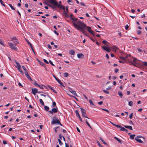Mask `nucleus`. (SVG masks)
<instances>
[{"label":"nucleus","mask_w":147,"mask_h":147,"mask_svg":"<svg viewBox=\"0 0 147 147\" xmlns=\"http://www.w3.org/2000/svg\"><path fill=\"white\" fill-rule=\"evenodd\" d=\"M65 147H69V145L68 144L65 143Z\"/></svg>","instance_id":"obj_63"},{"label":"nucleus","mask_w":147,"mask_h":147,"mask_svg":"<svg viewBox=\"0 0 147 147\" xmlns=\"http://www.w3.org/2000/svg\"><path fill=\"white\" fill-rule=\"evenodd\" d=\"M58 140L60 145L61 146L63 144V143L61 142V141L60 139H58Z\"/></svg>","instance_id":"obj_35"},{"label":"nucleus","mask_w":147,"mask_h":147,"mask_svg":"<svg viewBox=\"0 0 147 147\" xmlns=\"http://www.w3.org/2000/svg\"><path fill=\"white\" fill-rule=\"evenodd\" d=\"M78 118L79 119H80V121L82 122V119L81 118V117L80 116H78Z\"/></svg>","instance_id":"obj_54"},{"label":"nucleus","mask_w":147,"mask_h":147,"mask_svg":"<svg viewBox=\"0 0 147 147\" xmlns=\"http://www.w3.org/2000/svg\"><path fill=\"white\" fill-rule=\"evenodd\" d=\"M119 126H120V127H117L118 128H121V129L120 130L121 131H125L126 130V129L125 128L121 126V125H119Z\"/></svg>","instance_id":"obj_21"},{"label":"nucleus","mask_w":147,"mask_h":147,"mask_svg":"<svg viewBox=\"0 0 147 147\" xmlns=\"http://www.w3.org/2000/svg\"><path fill=\"white\" fill-rule=\"evenodd\" d=\"M114 138L115 140H117V141L119 143H121V140H120L118 138H117L116 137H114Z\"/></svg>","instance_id":"obj_26"},{"label":"nucleus","mask_w":147,"mask_h":147,"mask_svg":"<svg viewBox=\"0 0 147 147\" xmlns=\"http://www.w3.org/2000/svg\"><path fill=\"white\" fill-rule=\"evenodd\" d=\"M103 91L105 93L108 94L109 93V92L107 90H103Z\"/></svg>","instance_id":"obj_53"},{"label":"nucleus","mask_w":147,"mask_h":147,"mask_svg":"<svg viewBox=\"0 0 147 147\" xmlns=\"http://www.w3.org/2000/svg\"><path fill=\"white\" fill-rule=\"evenodd\" d=\"M56 106V102H53L52 104V107H53Z\"/></svg>","instance_id":"obj_43"},{"label":"nucleus","mask_w":147,"mask_h":147,"mask_svg":"<svg viewBox=\"0 0 147 147\" xmlns=\"http://www.w3.org/2000/svg\"><path fill=\"white\" fill-rule=\"evenodd\" d=\"M53 3L55 5L57 6V7L60 9H63L64 12H66L65 10V8L62 5L59 4L58 3Z\"/></svg>","instance_id":"obj_6"},{"label":"nucleus","mask_w":147,"mask_h":147,"mask_svg":"<svg viewBox=\"0 0 147 147\" xmlns=\"http://www.w3.org/2000/svg\"><path fill=\"white\" fill-rule=\"evenodd\" d=\"M128 129H129L131 130H132L133 129L132 128V127L131 126H129L128 128Z\"/></svg>","instance_id":"obj_56"},{"label":"nucleus","mask_w":147,"mask_h":147,"mask_svg":"<svg viewBox=\"0 0 147 147\" xmlns=\"http://www.w3.org/2000/svg\"><path fill=\"white\" fill-rule=\"evenodd\" d=\"M102 110H103L105 111H106L107 112V113H109V111L107 109H102Z\"/></svg>","instance_id":"obj_50"},{"label":"nucleus","mask_w":147,"mask_h":147,"mask_svg":"<svg viewBox=\"0 0 147 147\" xmlns=\"http://www.w3.org/2000/svg\"><path fill=\"white\" fill-rule=\"evenodd\" d=\"M135 136V134L130 135V138L131 139H134Z\"/></svg>","instance_id":"obj_37"},{"label":"nucleus","mask_w":147,"mask_h":147,"mask_svg":"<svg viewBox=\"0 0 147 147\" xmlns=\"http://www.w3.org/2000/svg\"><path fill=\"white\" fill-rule=\"evenodd\" d=\"M128 57L127 55V56L125 57H123L122 56H120L119 57L123 61H125V59L127 58Z\"/></svg>","instance_id":"obj_20"},{"label":"nucleus","mask_w":147,"mask_h":147,"mask_svg":"<svg viewBox=\"0 0 147 147\" xmlns=\"http://www.w3.org/2000/svg\"><path fill=\"white\" fill-rule=\"evenodd\" d=\"M102 142L105 145H106L107 147L108 146V145L107 143V142L103 140L102 139Z\"/></svg>","instance_id":"obj_32"},{"label":"nucleus","mask_w":147,"mask_h":147,"mask_svg":"<svg viewBox=\"0 0 147 147\" xmlns=\"http://www.w3.org/2000/svg\"><path fill=\"white\" fill-rule=\"evenodd\" d=\"M43 61L45 63H47V64L49 63V62L45 59H44Z\"/></svg>","instance_id":"obj_48"},{"label":"nucleus","mask_w":147,"mask_h":147,"mask_svg":"<svg viewBox=\"0 0 147 147\" xmlns=\"http://www.w3.org/2000/svg\"><path fill=\"white\" fill-rule=\"evenodd\" d=\"M52 120L51 124H57L58 125H60L61 126H62V125L60 121L56 116H54Z\"/></svg>","instance_id":"obj_4"},{"label":"nucleus","mask_w":147,"mask_h":147,"mask_svg":"<svg viewBox=\"0 0 147 147\" xmlns=\"http://www.w3.org/2000/svg\"><path fill=\"white\" fill-rule=\"evenodd\" d=\"M109 122L111 123L113 125H114V126L117 127H117H120V126H119V125H116L115 124H114L112 122H111L110 121H109Z\"/></svg>","instance_id":"obj_30"},{"label":"nucleus","mask_w":147,"mask_h":147,"mask_svg":"<svg viewBox=\"0 0 147 147\" xmlns=\"http://www.w3.org/2000/svg\"><path fill=\"white\" fill-rule=\"evenodd\" d=\"M3 143L4 144H7V142L5 140H3Z\"/></svg>","instance_id":"obj_58"},{"label":"nucleus","mask_w":147,"mask_h":147,"mask_svg":"<svg viewBox=\"0 0 147 147\" xmlns=\"http://www.w3.org/2000/svg\"><path fill=\"white\" fill-rule=\"evenodd\" d=\"M59 136L60 139L62 140V137H63V136H62L61 135V134H59Z\"/></svg>","instance_id":"obj_59"},{"label":"nucleus","mask_w":147,"mask_h":147,"mask_svg":"<svg viewBox=\"0 0 147 147\" xmlns=\"http://www.w3.org/2000/svg\"><path fill=\"white\" fill-rule=\"evenodd\" d=\"M22 67L23 69L25 71V74L26 72L28 73V71L24 66H22Z\"/></svg>","instance_id":"obj_31"},{"label":"nucleus","mask_w":147,"mask_h":147,"mask_svg":"<svg viewBox=\"0 0 147 147\" xmlns=\"http://www.w3.org/2000/svg\"><path fill=\"white\" fill-rule=\"evenodd\" d=\"M8 44L12 50L16 51H17L18 49L15 46L14 44H13L12 43L9 42H8Z\"/></svg>","instance_id":"obj_8"},{"label":"nucleus","mask_w":147,"mask_h":147,"mask_svg":"<svg viewBox=\"0 0 147 147\" xmlns=\"http://www.w3.org/2000/svg\"><path fill=\"white\" fill-rule=\"evenodd\" d=\"M86 124L91 128V127L90 126V124H89V123H88V121L87 120V119H86Z\"/></svg>","instance_id":"obj_39"},{"label":"nucleus","mask_w":147,"mask_h":147,"mask_svg":"<svg viewBox=\"0 0 147 147\" xmlns=\"http://www.w3.org/2000/svg\"><path fill=\"white\" fill-rule=\"evenodd\" d=\"M26 41L27 42V43L30 46L31 48H32V45L31 44V43L27 39H26Z\"/></svg>","instance_id":"obj_28"},{"label":"nucleus","mask_w":147,"mask_h":147,"mask_svg":"<svg viewBox=\"0 0 147 147\" xmlns=\"http://www.w3.org/2000/svg\"><path fill=\"white\" fill-rule=\"evenodd\" d=\"M0 2L1 3V5L5 7V5L3 3V2L2 1V0H0Z\"/></svg>","instance_id":"obj_41"},{"label":"nucleus","mask_w":147,"mask_h":147,"mask_svg":"<svg viewBox=\"0 0 147 147\" xmlns=\"http://www.w3.org/2000/svg\"><path fill=\"white\" fill-rule=\"evenodd\" d=\"M43 3L45 5H47V6L49 5V3L48 2H44Z\"/></svg>","instance_id":"obj_55"},{"label":"nucleus","mask_w":147,"mask_h":147,"mask_svg":"<svg viewBox=\"0 0 147 147\" xmlns=\"http://www.w3.org/2000/svg\"><path fill=\"white\" fill-rule=\"evenodd\" d=\"M69 75V74L68 73H65L64 74V76L65 77H67Z\"/></svg>","instance_id":"obj_40"},{"label":"nucleus","mask_w":147,"mask_h":147,"mask_svg":"<svg viewBox=\"0 0 147 147\" xmlns=\"http://www.w3.org/2000/svg\"><path fill=\"white\" fill-rule=\"evenodd\" d=\"M48 47L49 49H51V46L49 44H48Z\"/></svg>","instance_id":"obj_64"},{"label":"nucleus","mask_w":147,"mask_h":147,"mask_svg":"<svg viewBox=\"0 0 147 147\" xmlns=\"http://www.w3.org/2000/svg\"><path fill=\"white\" fill-rule=\"evenodd\" d=\"M54 32L57 35H59V33L56 30H54Z\"/></svg>","instance_id":"obj_60"},{"label":"nucleus","mask_w":147,"mask_h":147,"mask_svg":"<svg viewBox=\"0 0 147 147\" xmlns=\"http://www.w3.org/2000/svg\"><path fill=\"white\" fill-rule=\"evenodd\" d=\"M49 63L53 66H55V65L53 63V62L51 60H49Z\"/></svg>","instance_id":"obj_45"},{"label":"nucleus","mask_w":147,"mask_h":147,"mask_svg":"<svg viewBox=\"0 0 147 147\" xmlns=\"http://www.w3.org/2000/svg\"><path fill=\"white\" fill-rule=\"evenodd\" d=\"M87 28H88V31L91 33V34H92L94 36L96 34V33H94V32L90 30L91 29V27L89 26H87Z\"/></svg>","instance_id":"obj_11"},{"label":"nucleus","mask_w":147,"mask_h":147,"mask_svg":"<svg viewBox=\"0 0 147 147\" xmlns=\"http://www.w3.org/2000/svg\"><path fill=\"white\" fill-rule=\"evenodd\" d=\"M89 102L90 105H94V104L92 102V100L91 99H90L89 100Z\"/></svg>","instance_id":"obj_38"},{"label":"nucleus","mask_w":147,"mask_h":147,"mask_svg":"<svg viewBox=\"0 0 147 147\" xmlns=\"http://www.w3.org/2000/svg\"><path fill=\"white\" fill-rule=\"evenodd\" d=\"M58 110L57 107L56 108H53L51 111H49V112L52 115L53 114V113H56L58 112Z\"/></svg>","instance_id":"obj_10"},{"label":"nucleus","mask_w":147,"mask_h":147,"mask_svg":"<svg viewBox=\"0 0 147 147\" xmlns=\"http://www.w3.org/2000/svg\"><path fill=\"white\" fill-rule=\"evenodd\" d=\"M63 13H64V15H65V16L66 17H68V15L67 13V12H63Z\"/></svg>","instance_id":"obj_49"},{"label":"nucleus","mask_w":147,"mask_h":147,"mask_svg":"<svg viewBox=\"0 0 147 147\" xmlns=\"http://www.w3.org/2000/svg\"><path fill=\"white\" fill-rule=\"evenodd\" d=\"M129 28V26L128 25H126L125 26V28L126 30H127Z\"/></svg>","instance_id":"obj_57"},{"label":"nucleus","mask_w":147,"mask_h":147,"mask_svg":"<svg viewBox=\"0 0 147 147\" xmlns=\"http://www.w3.org/2000/svg\"><path fill=\"white\" fill-rule=\"evenodd\" d=\"M37 86L39 87V88L41 89H43L44 88H45L46 89H47V88L46 86L42 85H39V84H37Z\"/></svg>","instance_id":"obj_15"},{"label":"nucleus","mask_w":147,"mask_h":147,"mask_svg":"<svg viewBox=\"0 0 147 147\" xmlns=\"http://www.w3.org/2000/svg\"><path fill=\"white\" fill-rule=\"evenodd\" d=\"M3 41L2 40H0V44L4 46V45L3 43Z\"/></svg>","instance_id":"obj_46"},{"label":"nucleus","mask_w":147,"mask_h":147,"mask_svg":"<svg viewBox=\"0 0 147 147\" xmlns=\"http://www.w3.org/2000/svg\"><path fill=\"white\" fill-rule=\"evenodd\" d=\"M21 67H20V68H18V70H19V72H20L21 73L23 74V72L22 71V70L21 69Z\"/></svg>","instance_id":"obj_44"},{"label":"nucleus","mask_w":147,"mask_h":147,"mask_svg":"<svg viewBox=\"0 0 147 147\" xmlns=\"http://www.w3.org/2000/svg\"><path fill=\"white\" fill-rule=\"evenodd\" d=\"M137 61V59L135 58H134V59L133 60V61H130L129 62V63L132 65L134 66H135V64L136 63V62Z\"/></svg>","instance_id":"obj_12"},{"label":"nucleus","mask_w":147,"mask_h":147,"mask_svg":"<svg viewBox=\"0 0 147 147\" xmlns=\"http://www.w3.org/2000/svg\"><path fill=\"white\" fill-rule=\"evenodd\" d=\"M57 81L59 84L61 86H64L63 85V83L60 81L59 79L57 80Z\"/></svg>","instance_id":"obj_22"},{"label":"nucleus","mask_w":147,"mask_h":147,"mask_svg":"<svg viewBox=\"0 0 147 147\" xmlns=\"http://www.w3.org/2000/svg\"><path fill=\"white\" fill-rule=\"evenodd\" d=\"M118 94L119 96H120L121 97H122L123 96V94L121 92L119 91L118 92Z\"/></svg>","instance_id":"obj_36"},{"label":"nucleus","mask_w":147,"mask_h":147,"mask_svg":"<svg viewBox=\"0 0 147 147\" xmlns=\"http://www.w3.org/2000/svg\"><path fill=\"white\" fill-rule=\"evenodd\" d=\"M44 109L46 111H48L49 110V108L48 107L45 106H44Z\"/></svg>","instance_id":"obj_29"},{"label":"nucleus","mask_w":147,"mask_h":147,"mask_svg":"<svg viewBox=\"0 0 147 147\" xmlns=\"http://www.w3.org/2000/svg\"><path fill=\"white\" fill-rule=\"evenodd\" d=\"M137 32L138 34H141V31L140 30H138Z\"/></svg>","instance_id":"obj_51"},{"label":"nucleus","mask_w":147,"mask_h":147,"mask_svg":"<svg viewBox=\"0 0 147 147\" xmlns=\"http://www.w3.org/2000/svg\"><path fill=\"white\" fill-rule=\"evenodd\" d=\"M69 91L74 96H77L76 92L75 91L73 90L72 88H69Z\"/></svg>","instance_id":"obj_13"},{"label":"nucleus","mask_w":147,"mask_h":147,"mask_svg":"<svg viewBox=\"0 0 147 147\" xmlns=\"http://www.w3.org/2000/svg\"><path fill=\"white\" fill-rule=\"evenodd\" d=\"M82 112V116L83 117H86L88 119L91 120V119H90L89 118H88L87 116H86V111L84 109H82V108H80Z\"/></svg>","instance_id":"obj_9"},{"label":"nucleus","mask_w":147,"mask_h":147,"mask_svg":"<svg viewBox=\"0 0 147 147\" xmlns=\"http://www.w3.org/2000/svg\"><path fill=\"white\" fill-rule=\"evenodd\" d=\"M112 48L113 51H116L118 49V48L117 47L115 46H112Z\"/></svg>","instance_id":"obj_24"},{"label":"nucleus","mask_w":147,"mask_h":147,"mask_svg":"<svg viewBox=\"0 0 147 147\" xmlns=\"http://www.w3.org/2000/svg\"><path fill=\"white\" fill-rule=\"evenodd\" d=\"M77 57L79 58H81L84 56L83 55L82 53H78L77 54Z\"/></svg>","instance_id":"obj_23"},{"label":"nucleus","mask_w":147,"mask_h":147,"mask_svg":"<svg viewBox=\"0 0 147 147\" xmlns=\"http://www.w3.org/2000/svg\"><path fill=\"white\" fill-rule=\"evenodd\" d=\"M32 92L34 95H35L36 93H38V90L36 88H32Z\"/></svg>","instance_id":"obj_14"},{"label":"nucleus","mask_w":147,"mask_h":147,"mask_svg":"<svg viewBox=\"0 0 147 147\" xmlns=\"http://www.w3.org/2000/svg\"><path fill=\"white\" fill-rule=\"evenodd\" d=\"M102 44H104L105 45L104 46L102 47V49L107 52H110L111 50L109 48V43L106 40H103L102 41Z\"/></svg>","instance_id":"obj_1"},{"label":"nucleus","mask_w":147,"mask_h":147,"mask_svg":"<svg viewBox=\"0 0 147 147\" xmlns=\"http://www.w3.org/2000/svg\"><path fill=\"white\" fill-rule=\"evenodd\" d=\"M47 1L53 5L52 7L51 8L54 10H55L56 9V7H57V6L55 5L53 3H58L57 2L56 0H47Z\"/></svg>","instance_id":"obj_5"},{"label":"nucleus","mask_w":147,"mask_h":147,"mask_svg":"<svg viewBox=\"0 0 147 147\" xmlns=\"http://www.w3.org/2000/svg\"><path fill=\"white\" fill-rule=\"evenodd\" d=\"M135 140L138 142H139V143H143V142L142 140H141V139H139L138 138H135Z\"/></svg>","instance_id":"obj_17"},{"label":"nucleus","mask_w":147,"mask_h":147,"mask_svg":"<svg viewBox=\"0 0 147 147\" xmlns=\"http://www.w3.org/2000/svg\"><path fill=\"white\" fill-rule=\"evenodd\" d=\"M39 100L42 106H44L45 104L42 100L41 99H40Z\"/></svg>","instance_id":"obj_27"},{"label":"nucleus","mask_w":147,"mask_h":147,"mask_svg":"<svg viewBox=\"0 0 147 147\" xmlns=\"http://www.w3.org/2000/svg\"><path fill=\"white\" fill-rule=\"evenodd\" d=\"M71 19L72 20V23L73 25L75 28L79 25L80 22L83 23L80 20L77 21L78 20L77 18H71Z\"/></svg>","instance_id":"obj_3"},{"label":"nucleus","mask_w":147,"mask_h":147,"mask_svg":"<svg viewBox=\"0 0 147 147\" xmlns=\"http://www.w3.org/2000/svg\"><path fill=\"white\" fill-rule=\"evenodd\" d=\"M8 5L12 9L14 10H15V8L13 7V6L11 4H9Z\"/></svg>","instance_id":"obj_42"},{"label":"nucleus","mask_w":147,"mask_h":147,"mask_svg":"<svg viewBox=\"0 0 147 147\" xmlns=\"http://www.w3.org/2000/svg\"><path fill=\"white\" fill-rule=\"evenodd\" d=\"M15 63L17 64V66L16 67L17 68H20V67H21V66H20V63L16 61H15Z\"/></svg>","instance_id":"obj_25"},{"label":"nucleus","mask_w":147,"mask_h":147,"mask_svg":"<svg viewBox=\"0 0 147 147\" xmlns=\"http://www.w3.org/2000/svg\"><path fill=\"white\" fill-rule=\"evenodd\" d=\"M10 39L11 41H13V43L15 46H16L19 43L18 40L16 37L14 36L11 38Z\"/></svg>","instance_id":"obj_7"},{"label":"nucleus","mask_w":147,"mask_h":147,"mask_svg":"<svg viewBox=\"0 0 147 147\" xmlns=\"http://www.w3.org/2000/svg\"><path fill=\"white\" fill-rule=\"evenodd\" d=\"M128 105L130 106H132L133 105V103L132 101H130L128 103Z\"/></svg>","instance_id":"obj_33"},{"label":"nucleus","mask_w":147,"mask_h":147,"mask_svg":"<svg viewBox=\"0 0 147 147\" xmlns=\"http://www.w3.org/2000/svg\"><path fill=\"white\" fill-rule=\"evenodd\" d=\"M86 24L84 23H80L79 26L76 27L78 30H80V31L82 33L84 32V29L86 28Z\"/></svg>","instance_id":"obj_2"},{"label":"nucleus","mask_w":147,"mask_h":147,"mask_svg":"<svg viewBox=\"0 0 147 147\" xmlns=\"http://www.w3.org/2000/svg\"><path fill=\"white\" fill-rule=\"evenodd\" d=\"M96 142L98 145L100 146V147H101V144H100V142L98 140L96 141Z\"/></svg>","instance_id":"obj_47"},{"label":"nucleus","mask_w":147,"mask_h":147,"mask_svg":"<svg viewBox=\"0 0 147 147\" xmlns=\"http://www.w3.org/2000/svg\"><path fill=\"white\" fill-rule=\"evenodd\" d=\"M111 86H109L107 88V90H109V89H111Z\"/></svg>","instance_id":"obj_61"},{"label":"nucleus","mask_w":147,"mask_h":147,"mask_svg":"<svg viewBox=\"0 0 147 147\" xmlns=\"http://www.w3.org/2000/svg\"><path fill=\"white\" fill-rule=\"evenodd\" d=\"M25 74L26 77H27V78L28 79L30 80L31 81L32 80V78H31L30 76H29V75L28 74V73L26 72Z\"/></svg>","instance_id":"obj_16"},{"label":"nucleus","mask_w":147,"mask_h":147,"mask_svg":"<svg viewBox=\"0 0 147 147\" xmlns=\"http://www.w3.org/2000/svg\"><path fill=\"white\" fill-rule=\"evenodd\" d=\"M83 96L87 100H88V98L86 96V95L84 94H83Z\"/></svg>","instance_id":"obj_62"},{"label":"nucleus","mask_w":147,"mask_h":147,"mask_svg":"<svg viewBox=\"0 0 147 147\" xmlns=\"http://www.w3.org/2000/svg\"><path fill=\"white\" fill-rule=\"evenodd\" d=\"M70 54L72 55H74L75 54V51L73 49L70 50L69 52Z\"/></svg>","instance_id":"obj_18"},{"label":"nucleus","mask_w":147,"mask_h":147,"mask_svg":"<svg viewBox=\"0 0 147 147\" xmlns=\"http://www.w3.org/2000/svg\"><path fill=\"white\" fill-rule=\"evenodd\" d=\"M75 113H76V115L78 117V116H80V114L79 113V112H78V110H76V111H75Z\"/></svg>","instance_id":"obj_34"},{"label":"nucleus","mask_w":147,"mask_h":147,"mask_svg":"<svg viewBox=\"0 0 147 147\" xmlns=\"http://www.w3.org/2000/svg\"><path fill=\"white\" fill-rule=\"evenodd\" d=\"M37 60L39 62V64L42 65L43 66L45 67L46 65L43 62H41L40 61H39V60L37 59Z\"/></svg>","instance_id":"obj_19"},{"label":"nucleus","mask_w":147,"mask_h":147,"mask_svg":"<svg viewBox=\"0 0 147 147\" xmlns=\"http://www.w3.org/2000/svg\"><path fill=\"white\" fill-rule=\"evenodd\" d=\"M133 115V113H132L131 114L129 115V117L130 118V119H132Z\"/></svg>","instance_id":"obj_52"}]
</instances>
